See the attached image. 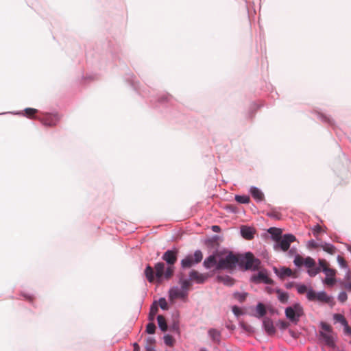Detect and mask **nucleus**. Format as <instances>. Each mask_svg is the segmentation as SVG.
<instances>
[{"mask_svg":"<svg viewBox=\"0 0 351 351\" xmlns=\"http://www.w3.org/2000/svg\"><path fill=\"white\" fill-rule=\"evenodd\" d=\"M174 271L171 267H167L164 262H157L152 267L149 264L146 265L144 269V275L149 283L162 285L165 281H169L174 275Z\"/></svg>","mask_w":351,"mask_h":351,"instance_id":"obj_1","label":"nucleus"},{"mask_svg":"<svg viewBox=\"0 0 351 351\" xmlns=\"http://www.w3.org/2000/svg\"><path fill=\"white\" fill-rule=\"evenodd\" d=\"M23 112H13V114H21L29 119H37L43 125L49 127L55 126L60 119V117L58 113L45 112L43 114V116L42 117H37L36 114L38 112V110L33 108H26Z\"/></svg>","mask_w":351,"mask_h":351,"instance_id":"obj_2","label":"nucleus"},{"mask_svg":"<svg viewBox=\"0 0 351 351\" xmlns=\"http://www.w3.org/2000/svg\"><path fill=\"white\" fill-rule=\"evenodd\" d=\"M319 326L321 328L317 335L319 341L325 346L339 351V348L336 343L337 339L333 336L334 331L332 327L324 321H321Z\"/></svg>","mask_w":351,"mask_h":351,"instance_id":"obj_3","label":"nucleus"},{"mask_svg":"<svg viewBox=\"0 0 351 351\" xmlns=\"http://www.w3.org/2000/svg\"><path fill=\"white\" fill-rule=\"evenodd\" d=\"M240 254H234L232 251L227 250L219 252V264L217 267H219L220 271L232 269L237 266L239 267Z\"/></svg>","mask_w":351,"mask_h":351,"instance_id":"obj_4","label":"nucleus"},{"mask_svg":"<svg viewBox=\"0 0 351 351\" xmlns=\"http://www.w3.org/2000/svg\"><path fill=\"white\" fill-rule=\"evenodd\" d=\"M261 264V260L255 257L252 252H247L240 254L239 267L243 271H256Z\"/></svg>","mask_w":351,"mask_h":351,"instance_id":"obj_5","label":"nucleus"},{"mask_svg":"<svg viewBox=\"0 0 351 351\" xmlns=\"http://www.w3.org/2000/svg\"><path fill=\"white\" fill-rule=\"evenodd\" d=\"M286 318L293 324L297 325L302 316L304 315V308L299 302H295L285 309Z\"/></svg>","mask_w":351,"mask_h":351,"instance_id":"obj_6","label":"nucleus"},{"mask_svg":"<svg viewBox=\"0 0 351 351\" xmlns=\"http://www.w3.org/2000/svg\"><path fill=\"white\" fill-rule=\"evenodd\" d=\"M203 258V254L200 250H197L193 254H187L180 261V267L182 269L191 268L199 263Z\"/></svg>","mask_w":351,"mask_h":351,"instance_id":"obj_7","label":"nucleus"},{"mask_svg":"<svg viewBox=\"0 0 351 351\" xmlns=\"http://www.w3.org/2000/svg\"><path fill=\"white\" fill-rule=\"evenodd\" d=\"M179 250L173 247L167 250L162 255V260L165 263L167 267H171L172 271H175V264L178 261Z\"/></svg>","mask_w":351,"mask_h":351,"instance_id":"obj_8","label":"nucleus"},{"mask_svg":"<svg viewBox=\"0 0 351 351\" xmlns=\"http://www.w3.org/2000/svg\"><path fill=\"white\" fill-rule=\"evenodd\" d=\"M150 105L153 108H160L164 106L167 108L169 106H173L175 105V99L172 95L167 93L157 98H150L149 100Z\"/></svg>","mask_w":351,"mask_h":351,"instance_id":"obj_9","label":"nucleus"},{"mask_svg":"<svg viewBox=\"0 0 351 351\" xmlns=\"http://www.w3.org/2000/svg\"><path fill=\"white\" fill-rule=\"evenodd\" d=\"M295 241H296V237L293 234H282L279 240L274 243V248L275 250L286 252L289 249L291 243Z\"/></svg>","mask_w":351,"mask_h":351,"instance_id":"obj_10","label":"nucleus"},{"mask_svg":"<svg viewBox=\"0 0 351 351\" xmlns=\"http://www.w3.org/2000/svg\"><path fill=\"white\" fill-rule=\"evenodd\" d=\"M250 282L254 284L263 283L265 285H274V281L269 278L268 271L265 268L261 269L257 273L252 274Z\"/></svg>","mask_w":351,"mask_h":351,"instance_id":"obj_11","label":"nucleus"},{"mask_svg":"<svg viewBox=\"0 0 351 351\" xmlns=\"http://www.w3.org/2000/svg\"><path fill=\"white\" fill-rule=\"evenodd\" d=\"M218 254L219 251L215 250L213 253L206 257L203 262V266L206 269H210L212 267H214L213 273H216L220 271L219 267H217L219 264Z\"/></svg>","mask_w":351,"mask_h":351,"instance_id":"obj_12","label":"nucleus"},{"mask_svg":"<svg viewBox=\"0 0 351 351\" xmlns=\"http://www.w3.org/2000/svg\"><path fill=\"white\" fill-rule=\"evenodd\" d=\"M212 275V274L209 273L202 274L195 269H192L189 273V280H191L192 283L203 284L209 277H211Z\"/></svg>","mask_w":351,"mask_h":351,"instance_id":"obj_13","label":"nucleus"},{"mask_svg":"<svg viewBox=\"0 0 351 351\" xmlns=\"http://www.w3.org/2000/svg\"><path fill=\"white\" fill-rule=\"evenodd\" d=\"M168 296L170 300L181 299L185 301L187 299L188 295L178 286L171 287L168 291Z\"/></svg>","mask_w":351,"mask_h":351,"instance_id":"obj_14","label":"nucleus"},{"mask_svg":"<svg viewBox=\"0 0 351 351\" xmlns=\"http://www.w3.org/2000/svg\"><path fill=\"white\" fill-rule=\"evenodd\" d=\"M262 328L268 336H273L276 333V329L272 319L269 317L263 318Z\"/></svg>","mask_w":351,"mask_h":351,"instance_id":"obj_15","label":"nucleus"},{"mask_svg":"<svg viewBox=\"0 0 351 351\" xmlns=\"http://www.w3.org/2000/svg\"><path fill=\"white\" fill-rule=\"evenodd\" d=\"M256 232V229L252 226L242 225L240 228L241 236L247 241H250L254 238Z\"/></svg>","mask_w":351,"mask_h":351,"instance_id":"obj_16","label":"nucleus"},{"mask_svg":"<svg viewBox=\"0 0 351 351\" xmlns=\"http://www.w3.org/2000/svg\"><path fill=\"white\" fill-rule=\"evenodd\" d=\"M273 271L280 280H284L286 277H290L292 274L291 269L285 266H281L279 269L274 266Z\"/></svg>","mask_w":351,"mask_h":351,"instance_id":"obj_17","label":"nucleus"},{"mask_svg":"<svg viewBox=\"0 0 351 351\" xmlns=\"http://www.w3.org/2000/svg\"><path fill=\"white\" fill-rule=\"evenodd\" d=\"M178 283L180 285V288L181 291H183L189 295L190 287L193 285L191 280H189V277L186 278L183 274L180 273L178 275Z\"/></svg>","mask_w":351,"mask_h":351,"instance_id":"obj_18","label":"nucleus"},{"mask_svg":"<svg viewBox=\"0 0 351 351\" xmlns=\"http://www.w3.org/2000/svg\"><path fill=\"white\" fill-rule=\"evenodd\" d=\"M249 193L253 199L258 203L261 202L265 199V195L263 192L255 186H252L250 188Z\"/></svg>","mask_w":351,"mask_h":351,"instance_id":"obj_19","label":"nucleus"},{"mask_svg":"<svg viewBox=\"0 0 351 351\" xmlns=\"http://www.w3.org/2000/svg\"><path fill=\"white\" fill-rule=\"evenodd\" d=\"M219 239L220 237L219 235L215 234L211 237L206 239L204 240V244L208 248L215 249V250H218V247H219Z\"/></svg>","mask_w":351,"mask_h":351,"instance_id":"obj_20","label":"nucleus"},{"mask_svg":"<svg viewBox=\"0 0 351 351\" xmlns=\"http://www.w3.org/2000/svg\"><path fill=\"white\" fill-rule=\"evenodd\" d=\"M215 280L217 282H221L227 287H232L234 284V279L226 274H217Z\"/></svg>","mask_w":351,"mask_h":351,"instance_id":"obj_21","label":"nucleus"},{"mask_svg":"<svg viewBox=\"0 0 351 351\" xmlns=\"http://www.w3.org/2000/svg\"><path fill=\"white\" fill-rule=\"evenodd\" d=\"M267 289H269V292H271L272 291H274L277 293V298L280 303L286 304L288 302V300L289 298L288 292L282 291L280 288H276L274 289H271L267 287Z\"/></svg>","mask_w":351,"mask_h":351,"instance_id":"obj_22","label":"nucleus"},{"mask_svg":"<svg viewBox=\"0 0 351 351\" xmlns=\"http://www.w3.org/2000/svg\"><path fill=\"white\" fill-rule=\"evenodd\" d=\"M315 301L330 304L333 302V298L330 295H328L325 291H320L316 293Z\"/></svg>","mask_w":351,"mask_h":351,"instance_id":"obj_23","label":"nucleus"},{"mask_svg":"<svg viewBox=\"0 0 351 351\" xmlns=\"http://www.w3.org/2000/svg\"><path fill=\"white\" fill-rule=\"evenodd\" d=\"M267 232L270 234V239L275 243L282 236V229L276 227H271L268 228Z\"/></svg>","mask_w":351,"mask_h":351,"instance_id":"obj_24","label":"nucleus"},{"mask_svg":"<svg viewBox=\"0 0 351 351\" xmlns=\"http://www.w3.org/2000/svg\"><path fill=\"white\" fill-rule=\"evenodd\" d=\"M255 311H256V314H254V316H255L258 319H261V318L263 319L264 317H266L265 315L267 314V311L265 308V306L263 302H258L257 303L256 308H255Z\"/></svg>","mask_w":351,"mask_h":351,"instance_id":"obj_25","label":"nucleus"},{"mask_svg":"<svg viewBox=\"0 0 351 351\" xmlns=\"http://www.w3.org/2000/svg\"><path fill=\"white\" fill-rule=\"evenodd\" d=\"M208 337L215 343L219 344L221 342V332L215 328H210L208 331Z\"/></svg>","mask_w":351,"mask_h":351,"instance_id":"obj_26","label":"nucleus"},{"mask_svg":"<svg viewBox=\"0 0 351 351\" xmlns=\"http://www.w3.org/2000/svg\"><path fill=\"white\" fill-rule=\"evenodd\" d=\"M317 118L319 119L322 122L327 123L328 125L332 127L333 130L336 129L335 121L332 118L320 112H317Z\"/></svg>","mask_w":351,"mask_h":351,"instance_id":"obj_27","label":"nucleus"},{"mask_svg":"<svg viewBox=\"0 0 351 351\" xmlns=\"http://www.w3.org/2000/svg\"><path fill=\"white\" fill-rule=\"evenodd\" d=\"M158 311V307L157 301L154 300L153 303L151 304L149 308V312L148 314V320L150 322H154L155 316Z\"/></svg>","mask_w":351,"mask_h":351,"instance_id":"obj_28","label":"nucleus"},{"mask_svg":"<svg viewBox=\"0 0 351 351\" xmlns=\"http://www.w3.org/2000/svg\"><path fill=\"white\" fill-rule=\"evenodd\" d=\"M320 247L323 249V250L330 254H334L336 252L335 246L327 242L321 241Z\"/></svg>","mask_w":351,"mask_h":351,"instance_id":"obj_29","label":"nucleus"},{"mask_svg":"<svg viewBox=\"0 0 351 351\" xmlns=\"http://www.w3.org/2000/svg\"><path fill=\"white\" fill-rule=\"evenodd\" d=\"M135 77L133 74H127L125 77V80L130 84V85L136 91L141 94L139 90L138 83L134 80Z\"/></svg>","mask_w":351,"mask_h":351,"instance_id":"obj_30","label":"nucleus"},{"mask_svg":"<svg viewBox=\"0 0 351 351\" xmlns=\"http://www.w3.org/2000/svg\"><path fill=\"white\" fill-rule=\"evenodd\" d=\"M156 319H157V322H158V326L159 329L162 332L167 331L168 326H167V324L165 320L164 319L163 317L160 315H158L157 316Z\"/></svg>","mask_w":351,"mask_h":351,"instance_id":"obj_31","label":"nucleus"},{"mask_svg":"<svg viewBox=\"0 0 351 351\" xmlns=\"http://www.w3.org/2000/svg\"><path fill=\"white\" fill-rule=\"evenodd\" d=\"M332 318L335 321V323H339L343 326L345 324H347V323H348L345 317L340 313H334L332 315Z\"/></svg>","mask_w":351,"mask_h":351,"instance_id":"obj_32","label":"nucleus"},{"mask_svg":"<svg viewBox=\"0 0 351 351\" xmlns=\"http://www.w3.org/2000/svg\"><path fill=\"white\" fill-rule=\"evenodd\" d=\"M234 199L239 204H248L250 201V198L247 195H235Z\"/></svg>","mask_w":351,"mask_h":351,"instance_id":"obj_33","label":"nucleus"},{"mask_svg":"<svg viewBox=\"0 0 351 351\" xmlns=\"http://www.w3.org/2000/svg\"><path fill=\"white\" fill-rule=\"evenodd\" d=\"M247 296V293L246 292H239L235 291L233 293V298L238 300L239 302H243Z\"/></svg>","mask_w":351,"mask_h":351,"instance_id":"obj_34","label":"nucleus"},{"mask_svg":"<svg viewBox=\"0 0 351 351\" xmlns=\"http://www.w3.org/2000/svg\"><path fill=\"white\" fill-rule=\"evenodd\" d=\"M303 265L308 269L310 267H313L314 266L316 265V263L315 261V260L311 257V256H306L304 258V261H303Z\"/></svg>","mask_w":351,"mask_h":351,"instance_id":"obj_35","label":"nucleus"},{"mask_svg":"<svg viewBox=\"0 0 351 351\" xmlns=\"http://www.w3.org/2000/svg\"><path fill=\"white\" fill-rule=\"evenodd\" d=\"M157 301L158 307L160 306V308L163 311H167L169 308V305L168 304L167 300L164 297H161L158 299Z\"/></svg>","mask_w":351,"mask_h":351,"instance_id":"obj_36","label":"nucleus"},{"mask_svg":"<svg viewBox=\"0 0 351 351\" xmlns=\"http://www.w3.org/2000/svg\"><path fill=\"white\" fill-rule=\"evenodd\" d=\"M164 343L166 346H173L175 344V339L169 334H165L163 337Z\"/></svg>","mask_w":351,"mask_h":351,"instance_id":"obj_37","label":"nucleus"},{"mask_svg":"<svg viewBox=\"0 0 351 351\" xmlns=\"http://www.w3.org/2000/svg\"><path fill=\"white\" fill-rule=\"evenodd\" d=\"M156 329V326L154 324V322H150L147 324L146 328H145V332L149 335H153L155 333Z\"/></svg>","mask_w":351,"mask_h":351,"instance_id":"obj_38","label":"nucleus"},{"mask_svg":"<svg viewBox=\"0 0 351 351\" xmlns=\"http://www.w3.org/2000/svg\"><path fill=\"white\" fill-rule=\"evenodd\" d=\"M316 292L311 287H309L308 291L306 292V296L309 301L316 300Z\"/></svg>","mask_w":351,"mask_h":351,"instance_id":"obj_39","label":"nucleus"},{"mask_svg":"<svg viewBox=\"0 0 351 351\" xmlns=\"http://www.w3.org/2000/svg\"><path fill=\"white\" fill-rule=\"evenodd\" d=\"M263 104H258L256 102H253L250 108L249 117L252 119L255 114L256 111L260 108Z\"/></svg>","mask_w":351,"mask_h":351,"instance_id":"obj_40","label":"nucleus"},{"mask_svg":"<svg viewBox=\"0 0 351 351\" xmlns=\"http://www.w3.org/2000/svg\"><path fill=\"white\" fill-rule=\"evenodd\" d=\"M289 326H290L289 323L283 319H280L276 322V326L278 327V328L280 330H287Z\"/></svg>","mask_w":351,"mask_h":351,"instance_id":"obj_41","label":"nucleus"},{"mask_svg":"<svg viewBox=\"0 0 351 351\" xmlns=\"http://www.w3.org/2000/svg\"><path fill=\"white\" fill-rule=\"evenodd\" d=\"M232 312L236 317H240L245 314L242 308L237 305H233L231 308Z\"/></svg>","mask_w":351,"mask_h":351,"instance_id":"obj_42","label":"nucleus"},{"mask_svg":"<svg viewBox=\"0 0 351 351\" xmlns=\"http://www.w3.org/2000/svg\"><path fill=\"white\" fill-rule=\"evenodd\" d=\"M225 210L230 213L237 214L239 213V208L233 204H228L225 206Z\"/></svg>","mask_w":351,"mask_h":351,"instance_id":"obj_43","label":"nucleus"},{"mask_svg":"<svg viewBox=\"0 0 351 351\" xmlns=\"http://www.w3.org/2000/svg\"><path fill=\"white\" fill-rule=\"evenodd\" d=\"M295 286H296L297 291L300 294H304V293H306V292L308 291V289L309 288L305 284H302V283L296 284Z\"/></svg>","mask_w":351,"mask_h":351,"instance_id":"obj_44","label":"nucleus"},{"mask_svg":"<svg viewBox=\"0 0 351 351\" xmlns=\"http://www.w3.org/2000/svg\"><path fill=\"white\" fill-rule=\"evenodd\" d=\"M319 272H321V268H317L316 265L314 266L313 267H310L307 269V273L308 276L311 277L315 276Z\"/></svg>","mask_w":351,"mask_h":351,"instance_id":"obj_45","label":"nucleus"},{"mask_svg":"<svg viewBox=\"0 0 351 351\" xmlns=\"http://www.w3.org/2000/svg\"><path fill=\"white\" fill-rule=\"evenodd\" d=\"M266 215L270 218L280 220L281 219V214L279 213L276 212L273 208L271 211L267 212L266 213Z\"/></svg>","mask_w":351,"mask_h":351,"instance_id":"obj_46","label":"nucleus"},{"mask_svg":"<svg viewBox=\"0 0 351 351\" xmlns=\"http://www.w3.org/2000/svg\"><path fill=\"white\" fill-rule=\"evenodd\" d=\"M321 271L326 274V276H335L336 274L335 269L328 267L321 268Z\"/></svg>","mask_w":351,"mask_h":351,"instance_id":"obj_47","label":"nucleus"},{"mask_svg":"<svg viewBox=\"0 0 351 351\" xmlns=\"http://www.w3.org/2000/svg\"><path fill=\"white\" fill-rule=\"evenodd\" d=\"M320 245L321 242L318 243L315 241L314 239H311L307 242V247L311 249H315L318 247H320Z\"/></svg>","mask_w":351,"mask_h":351,"instance_id":"obj_48","label":"nucleus"},{"mask_svg":"<svg viewBox=\"0 0 351 351\" xmlns=\"http://www.w3.org/2000/svg\"><path fill=\"white\" fill-rule=\"evenodd\" d=\"M312 230H313V235L316 237H317V235L319 233H322L324 231L323 230V228L319 224H316L315 226H314Z\"/></svg>","mask_w":351,"mask_h":351,"instance_id":"obj_49","label":"nucleus"},{"mask_svg":"<svg viewBox=\"0 0 351 351\" xmlns=\"http://www.w3.org/2000/svg\"><path fill=\"white\" fill-rule=\"evenodd\" d=\"M332 276H326L325 279L323 280V282L330 284L331 286L334 285L335 283L337 281V280L333 278Z\"/></svg>","mask_w":351,"mask_h":351,"instance_id":"obj_50","label":"nucleus"},{"mask_svg":"<svg viewBox=\"0 0 351 351\" xmlns=\"http://www.w3.org/2000/svg\"><path fill=\"white\" fill-rule=\"evenodd\" d=\"M337 261L339 265V266L341 267V268H345V269H348V264L346 263V262L343 259V258L341 257V256L338 255L337 257Z\"/></svg>","mask_w":351,"mask_h":351,"instance_id":"obj_51","label":"nucleus"},{"mask_svg":"<svg viewBox=\"0 0 351 351\" xmlns=\"http://www.w3.org/2000/svg\"><path fill=\"white\" fill-rule=\"evenodd\" d=\"M348 299L347 293L344 291H341L338 295V300L341 302H344Z\"/></svg>","mask_w":351,"mask_h":351,"instance_id":"obj_52","label":"nucleus"},{"mask_svg":"<svg viewBox=\"0 0 351 351\" xmlns=\"http://www.w3.org/2000/svg\"><path fill=\"white\" fill-rule=\"evenodd\" d=\"M303 261H304V258H302L300 257V256H298L295 257V258L293 260V263L295 265V267H300L302 265H303Z\"/></svg>","mask_w":351,"mask_h":351,"instance_id":"obj_53","label":"nucleus"},{"mask_svg":"<svg viewBox=\"0 0 351 351\" xmlns=\"http://www.w3.org/2000/svg\"><path fill=\"white\" fill-rule=\"evenodd\" d=\"M170 329L172 331L176 332L179 334L180 333L179 322H176V321H173V322L171 325Z\"/></svg>","mask_w":351,"mask_h":351,"instance_id":"obj_54","label":"nucleus"},{"mask_svg":"<svg viewBox=\"0 0 351 351\" xmlns=\"http://www.w3.org/2000/svg\"><path fill=\"white\" fill-rule=\"evenodd\" d=\"M288 256L289 257H292L293 256L294 258L299 256V254H298L297 252V249L296 247H289V249L288 250Z\"/></svg>","mask_w":351,"mask_h":351,"instance_id":"obj_55","label":"nucleus"},{"mask_svg":"<svg viewBox=\"0 0 351 351\" xmlns=\"http://www.w3.org/2000/svg\"><path fill=\"white\" fill-rule=\"evenodd\" d=\"M343 332L346 335L351 337V327L348 325V322L343 326Z\"/></svg>","mask_w":351,"mask_h":351,"instance_id":"obj_56","label":"nucleus"},{"mask_svg":"<svg viewBox=\"0 0 351 351\" xmlns=\"http://www.w3.org/2000/svg\"><path fill=\"white\" fill-rule=\"evenodd\" d=\"M289 333L291 337H293L294 339H297L300 337V332H295L291 329L289 330Z\"/></svg>","mask_w":351,"mask_h":351,"instance_id":"obj_57","label":"nucleus"},{"mask_svg":"<svg viewBox=\"0 0 351 351\" xmlns=\"http://www.w3.org/2000/svg\"><path fill=\"white\" fill-rule=\"evenodd\" d=\"M21 295L30 303L33 302L34 296L27 293H22Z\"/></svg>","mask_w":351,"mask_h":351,"instance_id":"obj_58","label":"nucleus"},{"mask_svg":"<svg viewBox=\"0 0 351 351\" xmlns=\"http://www.w3.org/2000/svg\"><path fill=\"white\" fill-rule=\"evenodd\" d=\"M317 268H324L326 267L324 263V260L322 258L318 259V266H317Z\"/></svg>","mask_w":351,"mask_h":351,"instance_id":"obj_59","label":"nucleus"},{"mask_svg":"<svg viewBox=\"0 0 351 351\" xmlns=\"http://www.w3.org/2000/svg\"><path fill=\"white\" fill-rule=\"evenodd\" d=\"M211 230L215 232H219L221 231V228L219 226L213 225L211 226Z\"/></svg>","mask_w":351,"mask_h":351,"instance_id":"obj_60","label":"nucleus"},{"mask_svg":"<svg viewBox=\"0 0 351 351\" xmlns=\"http://www.w3.org/2000/svg\"><path fill=\"white\" fill-rule=\"evenodd\" d=\"M241 327L244 330L248 331V332L250 331V329L252 328L250 326L245 324H241Z\"/></svg>","mask_w":351,"mask_h":351,"instance_id":"obj_61","label":"nucleus"},{"mask_svg":"<svg viewBox=\"0 0 351 351\" xmlns=\"http://www.w3.org/2000/svg\"><path fill=\"white\" fill-rule=\"evenodd\" d=\"M132 346H133V351H141V348H140L139 345L138 344V343L134 342Z\"/></svg>","mask_w":351,"mask_h":351,"instance_id":"obj_62","label":"nucleus"},{"mask_svg":"<svg viewBox=\"0 0 351 351\" xmlns=\"http://www.w3.org/2000/svg\"><path fill=\"white\" fill-rule=\"evenodd\" d=\"M343 287L348 291H351V280L343 284Z\"/></svg>","mask_w":351,"mask_h":351,"instance_id":"obj_63","label":"nucleus"},{"mask_svg":"<svg viewBox=\"0 0 351 351\" xmlns=\"http://www.w3.org/2000/svg\"><path fill=\"white\" fill-rule=\"evenodd\" d=\"M145 348L146 351H156L155 348L152 346L147 345Z\"/></svg>","mask_w":351,"mask_h":351,"instance_id":"obj_64","label":"nucleus"}]
</instances>
